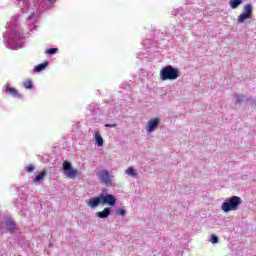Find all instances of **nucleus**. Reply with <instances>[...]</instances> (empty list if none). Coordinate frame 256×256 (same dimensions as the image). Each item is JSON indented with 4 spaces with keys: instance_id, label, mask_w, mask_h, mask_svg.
Instances as JSON below:
<instances>
[{
    "instance_id": "nucleus-10",
    "label": "nucleus",
    "mask_w": 256,
    "mask_h": 256,
    "mask_svg": "<svg viewBox=\"0 0 256 256\" xmlns=\"http://www.w3.org/2000/svg\"><path fill=\"white\" fill-rule=\"evenodd\" d=\"M96 215L99 217V219H107V217L111 215V209L104 208L102 212H97Z\"/></svg>"
},
{
    "instance_id": "nucleus-14",
    "label": "nucleus",
    "mask_w": 256,
    "mask_h": 256,
    "mask_svg": "<svg viewBox=\"0 0 256 256\" xmlns=\"http://www.w3.org/2000/svg\"><path fill=\"white\" fill-rule=\"evenodd\" d=\"M47 65H49V62H43L42 64L35 66L34 71H36V73H40V71H43Z\"/></svg>"
},
{
    "instance_id": "nucleus-9",
    "label": "nucleus",
    "mask_w": 256,
    "mask_h": 256,
    "mask_svg": "<svg viewBox=\"0 0 256 256\" xmlns=\"http://www.w3.org/2000/svg\"><path fill=\"white\" fill-rule=\"evenodd\" d=\"M6 93H9L12 97H16L17 99L23 98V95H21L17 89L10 86H6Z\"/></svg>"
},
{
    "instance_id": "nucleus-7",
    "label": "nucleus",
    "mask_w": 256,
    "mask_h": 256,
    "mask_svg": "<svg viewBox=\"0 0 256 256\" xmlns=\"http://www.w3.org/2000/svg\"><path fill=\"white\" fill-rule=\"evenodd\" d=\"M157 127H159V118L150 119L147 123L146 131L147 133H153Z\"/></svg>"
},
{
    "instance_id": "nucleus-16",
    "label": "nucleus",
    "mask_w": 256,
    "mask_h": 256,
    "mask_svg": "<svg viewBox=\"0 0 256 256\" xmlns=\"http://www.w3.org/2000/svg\"><path fill=\"white\" fill-rule=\"evenodd\" d=\"M126 175H129L130 177H137V171H135V169L133 167H129L126 170Z\"/></svg>"
},
{
    "instance_id": "nucleus-12",
    "label": "nucleus",
    "mask_w": 256,
    "mask_h": 256,
    "mask_svg": "<svg viewBox=\"0 0 256 256\" xmlns=\"http://www.w3.org/2000/svg\"><path fill=\"white\" fill-rule=\"evenodd\" d=\"M46 176L47 170H42V172L35 177L34 183H41V181H43V179H45Z\"/></svg>"
},
{
    "instance_id": "nucleus-21",
    "label": "nucleus",
    "mask_w": 256,
    "mask_h": 256,
    "mask_svg": "<svg viewBox=\"0 0 256 256\" xmlns=\"http://www.w3.org/2000/svg\"><path fill=\"white\" fill-rule=\"evenodd\" d=\"M210 241L211 243H219V238L215 235H212Z\"/></svg>"
},
{
    "instance_id": "nucleus-1",
    "label": "nucleus",
    "mask_w": 256,
    "mask_h": 256,
    "mask_svg": "<svg viewBox=\"0 0 256 256\" xmlns=\"http://www.w3.org/2000/svg\"><path fill=\"white\" fill-rule=\"evenodd\" d=\"M241 203H243L241 197L232 196L228 198L226 202L222 203L221 209L224 211V213H229V211H237Z\"/></svg>"
},
{
    "instance_id": "nucleus-20",
    "label": "nucleus",
    "mask_w": 256,
    "mask_h": 256,
    "mask_svg": "<svg viewBox=\"0 0 256 256\" xmlns=\"http://www.w3.org/2000/svg\"><path fill=\"white\" fill-rule=\"evenodd\" d=\"M116 213H117V215H120L121 217H125V209L124 208H119Z\"/></svg>"
},
{
    "instance_id": "nucleus-17",
    "label": "nucleus",
    "mask_w": 256,
    "mask_h": 256,
    "mask_svg": "<svg viewBox=\"0 0 256 256\" xmlns=\"http://www.w3.org/2000/svg\"><path fill=\"white\" fill-rule=\"evenodd\" d=\"M23 86L25 87V89H33V81L29 79L23 83Z\"/></svg>"
},
{
    "instance_id": "nucleus-19",
    "label": "nucleus",
    "mask_w": 256,
    "mask_h": 256,
    "mask_svg": "<svg viewBox=\"0 0 256 256\" xmlns=\"http://www.w3.org/2000/svg\"><path fill=\"white\" fill-rule=\"evenodd\" d=\"M25 170L27 173H33V171H35V167L33 165H29L25 167Z\"/></svg>"
},
{
    "instance_id": "nucleus-3",
    "label": "nucleus",
    "mask_w": 256,
    "mask_h": 256,
    "mask_svg": "<svg viewBox=\"0 0 256 256\" xmlns=\"http://www.w3.org/2000/svg\"><path fill=\"white\" fill-rule=\"evenodd\" d=\"M62 169L64 171V175L68 177V179H75V177L79 175V171L73 168V166L71 165V162L69 161L63 162Z\"/></svg>"
},
{
    "instance_id": "nucleus-6",
    "label": "nucleus",
    "mask_w": 256,
    "mask_h": 256,
    "mask_svg": "<svg viewBox=\"0 0 256 256\" xmlns=\"http://www.w3.org/2000/svg\"><path fill=\"white\" fill-rule=\"evenodd\" d=\"M100 181L101 183H104L106 187H112L113 182L111 181V174H109V171L102 170L100 174Z\"/></svg>"
},
{
    "instance_id": "nucleus-11",
    "label": "nucleus",
    "mask_w": 256,
    "mask_h": 256,
    "mask_svg": "<svg viewBox=\"0 0 256 256\" xmlns=\"http://www.w3.org/2000/svg\"><path fill=\"white\" fill-rule=\"evenodd\" d=\"M5 225L8 229V231H10V232H13V231H15V229H17V224H15V222L11 219L5 220Z\"/></svg>"
},
{
    "instance_id": "nucleus-8",
    "label": "nucleus",
    "mask_w": 256,
    "mask_h": 256,
    "mask_svg": "<svg viewBox=\"0 0 256 256\" xmlns=\"http://www.w3.org/2000/svg\"><path fill=\"white\" fill-rule=\"evenodd\" d=\"M101 203H102V200H101V195H100L98 197L91 198L87 202V205H88V207H91L92 209H95Z\"/></svg>"
},
{
    "instance_id": "nucleus-2",
    "label": "nucleus",
    "mask_w": 256,
    "mask_h": 256,
    "mask_svg": "<svg viewBox=\"0 0 256 256\" xmlns=\"http://www.w3.org/2000/svg\"><path fill=\"white\" fill-rule=\"evenodd\" d=\"M178 77L179 71L171 65H167L160 70V78L162 81H175Z\"/></svg>"
},
{
    "instance_id": "nucleus-18",
    "label": "nucleus",
    "mask_w": 256,
    "mask_h": 256,
    "mask_svg": "<svg viewBox=\"0 0 256 256\" xmlns=\"http://www.w3.org/2000/svg\"><path fill=\"white\" fill-rule=\"evenodd\" d=\"M58 49L57 48H49L45 51V53H47V55H55V53H57Z\"/></svg>"
},
{
    "instance_id": "nucleus-13",
    "label": "nucleus",
    "mask_w": 256,
    "mask_h": 256,
    "mask_svg": "<svg viewBox=\"0 0 256 256\" xmlns=\"http://www.w3.org/2000/svg\"><path fill=\"white\" fill-rule=\"evenodd\" d=\"M95 141L98 147H103V137L101 136V133L99 132L95 133Z\"/></svg>"
},
{
    "instance_id": "nucleus-23",
    "label": "nucleus",
    "mask_w": 256,
    "mask_h": 256,
    "mask_svg": "<svg viewBox=\"0 0 256 256\" xmlns=\"http://www.w3.org/2000/svg\"><path fill=\"white\" fill-rule=\"evenodd\" d=\"M236 98H237L238 103L241 102L242 96L236 95Z\"/></svg>"
},
{
    "instance_id": "nucleus-5",
    "label": "nucleus",
    "mask_w": 256,
    "mask_h": 256,
    "mask_svg": "<svg viewBox=\"0 0 256 256\" xmlns=\"http://www.w3.org/2000/svg\"><path fill=\"white\" fill-rule=\"evenodd\" d=\"M100 198L102 200V205H109V207H115V205L117 204V199L113 194H101Z\"/></svg>"
},
{
    "instance_id": "nucleus-15",
    "label": "nucleus",
    "mask_w": 256,
    "mask_h": 256,
    "mask_svg": "<svg viewBox=\"0 0 256 256\" xmlns=\"http://www.w3.org/2000/svg\"><path fill=\"white\" fill-rule=\"evenodd\" d=\"M242 3H243V0H231L230 7L231 9H237V7H239V5H241Z\"/></svg>"
},
{
    "instance_id": "nucleus-22",
    "label": "nucleus",
    "mask_w": 256,
    "mask_h": 256,
    "mask_svg": "<svg viewBox=\"0 0 256 256\" xmlns=\"http://www.w3.org/2000/svg\"><path fill=\"white\" fill-rule=\"evenodd\" d=\"M117 124H105L104 127H110V128H113L115 127Z\"/></svg>"
},
{
    "instance_id": "nucleus-4",
    "label": "nucleus",
    "mask_w": 256,
    "mask_h": 256,
    "mask_svg": "<svg viewBox=\"0 0 256 256\" xmlns=\"http://www.w3.org/2000/svg\"><path fill=\"white\" fill-rule=\"evenodd\" d=\"M253 16V6L251 4L244 5V12L238 16V23H245L247 19Z\"/></svg>"
}]
</instances>
